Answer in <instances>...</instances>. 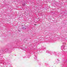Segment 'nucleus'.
<instances>
[{
    "label": "nucleus",
    "mask_w": 67,
    "mask_h": 67,
    "mask_svg": "<svg viewBox=\"0 0 67 67\" xmlns=\"http://www.w3.org/2000/svg\"><path fill=\"white\" fill-rule=\"evenodd\" d=\"M47 53H49V52L48 51H47Z\"/></svg>",
    "instance_id": "obj_4"
},
{
    "label": "nucleus",
    "mask_w": 67,
    "mask_h": 67,
    "mask_svg": "<svg viewBox=\"0 0 67 67\" xmlns=\"http://www.w3.org/2000/svg\"><path fill=\"white\" fill-rule=\"evenodd\" d=\"M25 29H26V28H25Z\"/></svg>",
    "instance_id": "obj_7"
},
{
    "label": "nucleus",
    "mask_w": 67,
    "mask_h": 67,
    "mask_svg": "<svg viewBox=\"0 0 67 67\" xmlns=\"http://www.w3.org/2000/svg\"><path fill=\"white\" fill-rule=\"evenodd\" d=\"M34 59H37V58L36 57V56L35 57Z\"/></svg>",
    "instance_id": "obj_3"
},
{
    "label": "nucleus",
    "mask_w": 67,
    "mask_h": 67,
    "mask_svg": "<svg viewBox=\"0 0 67 67\" xmlns=\"http://www.w3.org/2000/svg\"><path fill=\"white\" fill-rule=\"evenodd\" d=\"M23 29H25V28H24V27H23Z\"/></svg>",
    "instance_id": "obj_6"
},
{
    "label": "nucleus",
    "mask_w": 67,
    "mask_h": 67,
    "mask_svg": "<svg viewBox=\"0 0 67 67\" xmlns=\"http://www.w3.org/2000/svg\"><path fill=\"white\" fill-rule=\"evenodd\" d=\"M3 53H5L4 52H5L6 53H7L8 52V49H5V50H3Z\"/></svg>",
    "instance_id": "obj_1"
},
{
    "label": "nucleus",
    "mask_w": 67,
    "mask_h": 67,
    "mask_svg": "<svg viewBox=\"0 0 67 67\" xmlns=\"http://www.w3.org/2000/svg\"><path fill=\"white\" fill-rule=\"evenodd\" d=\"M23 5H25V3H24L23 4Z\"/></svg>",
    "instance_id": "obj_5"
},
{
    "label": "nucleus",
    "mask_w": 67,
    "mask_h": 67,
    "mask_svg": "<svg viewBox=\"0 0 67 67\" xmlns=\"http://www.w3.org/2000/svg\"><path fill=\"white\" fill-rule=\"evenodd\" d=\"M64 48H65V46H63L61 47V48L62 50L63 49H64Z\"/></svg>",
    "instance_id": "obj_2"
}]
</instances>
